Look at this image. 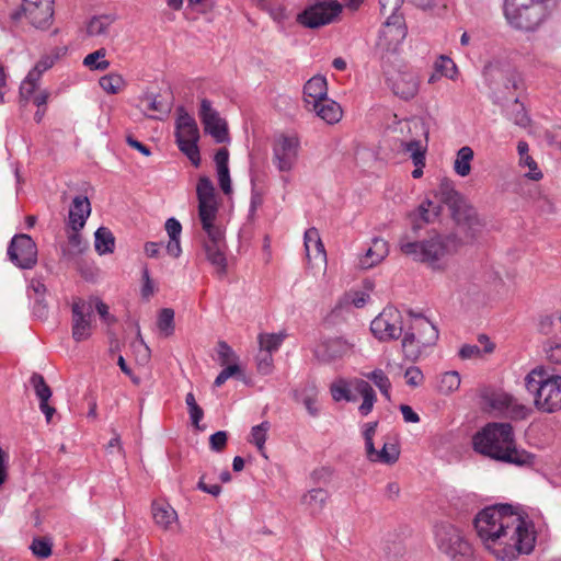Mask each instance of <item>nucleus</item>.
I'll return each instance as SVG.
<instances>
[{
	"instance_id": "nucleus-52",
	"label": "nucleus",
	"mask_w": 561,
	"mask_h": 561,
	"mask_svg": "<svg viewBox=\"0 0 561 561\" xmlns=\"http://www.w3.org/2000/svg\"><path fill=\"white\" fill-rule=\"evenodd\" d=\"M36 76L37 72H28L26 78L21 83L20 95L25 101H30L35 95V91L39 81Z\"/></svg>"
},
{
	"instance_id": "nucleus-57",
	"label": "nucleus",
	"mask_w": 561,
	"mask_h": 561,
	"mask_svg": "<svg viewBox=\"0 0 561 561\" xmlns=\"http://www.w3.org/2000/svg\"><path fill=\"white\" fill-rule=\"evenodd\" d=\"M141 103L144 104L145 106V112L146 114L151 117V118H156V119H161L162 117L159 116V115H153V114H149L150 112H158L160 114H165V110L163 108V105L161 102H159L157 100V96L153 95V94H148L146 95Z\"/></svg>"
},
{
	"instance_id": "nucleus-12",
	"label": "nucleus",
	"mask_w": 561,
	"mask_h": 561,
	"mask_svg": "<svg viewBox=\"0 0 561 561\" xmlns=\"http://www.w3.org/2000/svg\"><path fill=\"white\" fill-rule=\"evenodd\" d=\"M272 161L282 173L293 171L300 153V139L297 135L280 134L275 137L272 146Z\"/></svg>"
},
{
	"instance_id": "nucleus-13",
	"label": "nucleus",
	"mask_w": 561,
	"mask_h": 561,
	"mask_svg": "<svg viewBox=\"0 0 561 561\" xmlns=\"http://www.w3.org/2000/svg\"><path fill=\"white\" fill-rule=\"evenodd\" d=\"M341 12L342 5L337 1H320L300 12L297 22L308 28H318L334 22Z\"/></svg>"
},
{
	"instance_id": "nucleus-14",
	"label": "nucleus",
	"mask_w": 561,
	"mask_h": 561,
	"mask_svg": "<svg viewBox=\"0 0 561 561\" xmlns=\"http://www.w3.org/2000/svg\"><path fill=\"white\" fill-rule=\"evenodd\" d=\"M22 12L11 14L13 20H19L21 14L36 28H46L51 24L54 16V0H22Z\"/></svg>"
},
{
	"instance_id": "nucleus-31",
	"label": "nucleus",
	"mask_w": 561,
	"mask_h": 561,
	"mask_svg": "<svg viewBox=\"0 0 561 561\" xmlns=\"http://www.w3.org/2000/svg\"><path fill=\"white\" fill-rule=\"evenodd\" d=\"M400 455L397 445L385 443L380 450L373 446V450H367L366 456L373 462L394 463Z\"/></svg>"
},
{
	"instance_id": "nucleus-5",
	"label": "nucleus",
	"mask_w": 561,
	"mask_h": 561,
	"mask_svg": "<svg viewBox=\"0 0 561 561\" xmlns=\"http://www.w3.org/2000/svg\"><path fill=\"white\" fill-rule=\"evenodd\" d=\"M527 393L533 397L534 407L542 413L561 411V375L538 365L524 378Z\"/></svg>"
},
{
	"instance_id": "nucleus-29",
	"label": "nucleus",
	"mask_w": 561,
	"mask_h": 561,
	"mask_svg": "<svg viewBox=\"0 0 561 561\" xmlns=\"http://www.w3.org/2000/svg\"><path fill=\"white\" fill-rule=\"evenodd\" d=\"M309 110L313 111L317 116L328 124H335L340 122L343 114L340 104L329 98L319 102L317 106H312Z\"/></svg>"
},
{
	"instance_id": "nucleus-44",
	"label": "nucleus",
	"mask_w": 561,
	"mask_h": 561,
	"mask_svg": "<svg viewBox=\"0 0 561 561\" xmlns=\"http://www.w3.org/2000/svg\"><path fill=\"white\" fill-rule=\"evenodd\" d=\"M106 50L100 48L88 54L83 59V65L92 70H105L110 67V61L105 59Z\"/></svg>"
},
{
	"instance_id": "nucleus-4",
	"label": "nucleus",
	"mask_w": 561,
	"mask_h": 561,
	"mask_svg": "<svg viewBox=\"0 0 561 561\" xmlns=\"http://www.w3.org/2000/svg\"><path fill=\"white\" fill-rule=\"evenodd\" d=\"M461 245L455 234H434L422 241H410L408 236L399 240L400 251L419 263L425 264L434 272H445L450 265V257Z\"/></svg>"
},
{
	"instance_id": "nucleus-50",
	"label": "nucleus",
	"mask_w": 561,
	"mask_h": 561,
	"mask_svg": "<svg viewBox=\"0 0 561 561\" xmlns=\"http://www.w3.org/2000/svg\"><path fill=\"white\" fill-rule=\"evenodd\" d=\"M185 403L187 405L191 422L194 427L199 428V422L204 417L203 409L197 404L196 399L192 392H188L185 397Z\"/></svg>"
},
{
	"instance_id": "nucleus-51",
	"label": "nucleus",
	"mask_w": 561,
	"mask_h": 561,
	"mask_svg": "<svg viewBox=\"0 0 561 561\" xmlns=\"http://www.w3.org/2000/svg\"><path fill=\"white\" fill-rule=\"evenodd\" d=\"M30 548L34 556L46 559L51 554L53 541L46 537L34 538Z\"/></svg>"
},
{
	"instance_id": "nucleus-18",
	"label": "nucleus",
	"mask_w": 561,
	"mask_h": 561,
	"mask_svg": "<svg viewBox=\"0 0 561 561\" xmlns=\"http://www.w3.org/2000/svg\"><path fill=\"white\" fill-rule=\"evenodd\" d=\"M407 36L401 15H389L380 30L377 45L386 51H396Z\"/></svg>"
},
{
	"instance_id": "nucleus-22",
	"label": "nucleus",
	"mask_w": 561,
	"mask_h": 561,
	"mask_svg": "<svg viewBox=\"0 0 561 561\" xmlns=\"http://www.w3.org/2000/svg\"><path fill=\"white\" fill-rule=\"evenodd\" d=\"M389 81L393 93L403 100L413 99L419 92L420 81L417 76L413 72H398L393 78L389 79Z\"/></svg>"
},
{
	"instance_id": "nucleus-6",
	"label": "nucleus",
	"mask_w": 561,
	"mask_h": 561,
	"mask_svg": "<svg viewBox=\"0 0 561 561\" xmlns=\"http://www.w3.org/2000/svg\"><path fill=\"white\" fill-rule=\"evenodd\" d=\"M437 196L442 203L447 205L457 226L466 230L467 237L474 238L482 227V222L474 207L455 188L451 180L440 181Z\"/></svg>"
},
{
	"instance_id": "nucleus-30",
	"label": "nucleus",
	"mask_w": 561,
	"mask_h": 561,
	"mask_svg": "<svg viewBox=\"0 0 561 561\" xmlns=\"http://www.w3.org/2000/svg\"><path fill=\"white\" fill-rule=\"evenodd\" d=\"M152 515L156 524L163 529H171L178 520L175 510L168 503L154 502L152 504Z\"/></svg>"
},
{
	"instance_id": "nucleus-8",
	"label": "nucleus",
	"mask_w": 561,
	"mask_h": 561,
	"mask_svg": "<svg viewBox=\"0 0 561 561\" xmlns=\"http://www.w3.org/2000/svg\"><path fill=\"white\" fill-rule=\"evenodd\" d=\"M352 390L363 398L358 412L362 416H367L373 411L377 397L373 387L366 380L359 378L351 380L337 378L330 386V393L335 402L356 401V396L353 394Z\"/></svg>"
},
{
	"instance_id": "nucleus-11",
	"label": "nucleus",
	"mask_w": 561,
	"mask_h": 561,
	"mask_svg": "<svg viewBox=\"0 0 561 561\" xmlns=\"http://www.w3.org/2000/svg\"><path fill=\"white\" fill-rule=\"evenodd\" d=\"M409 320L392 306L383 310L371 321L370 331L381 342H389L403 337Z\"/></svg>"
},
{
	"instance_id": "nucleus-7",
	"label": "nucleus",
	"mask_w": 561,
	"mask_h": 561,
	"mask_svg": "<svg viewBox=\"0 0 561 561\" xmlns=\"http://www.w3.org/2000/svg\"><path fill=\"white\" fill-rule=\"evenodd\" d=\"M408 327L404 331L401 347L404 357L417 360L427 347L435 345L438 340L437 328L425 317L409 314Z\"/></svg>"
},
{
	"instance_id": "nucleus-37",
	"label": "nucleus",
	"mask_w": 561,
	"mask_h": 561,
	"mask_svg": "<svg viewBox=\"0 0 561 561\" xmlns=\"http://www.w3.org/2000/svg\"><path fill=\"white\" fill-rule=\"evenodd\" d=\"M157 328L163 337L173 335L175 330L174 324V310L171 308H163L160 310L157 319Z\"/></svg>"
},
{
	"instance_id": "nucleus-45",
	"label": "nucleus",
	"mask_w": 561,
	"mask_h": 561,
	"mask_svg": "<svg viewBox=\"0 0 561 561\" xmlns=\"http://www.w3.org/2000/svg\"><path fill=\"white\" fill-rule=\"evenodd\" d=\"M366 377L375 383L387 400H390L391 382L381 369H375L367 374Z\"/></svg>"
},
{
	"instance_id": "nucleus-54",
	"label": "nucleus",
	"mask_w": 561,
	"mask_h": 561,
	"mask_svg": "<svg viewBox=\"0 0 561 561\" xmlns=\"http://www.w3.org/2000/svg\"><path fill=\"white\" fill-rule=\"evenodd\" d=\"M518 165L520 168L528 169V172H526L524 174L525 178L533 180V181H539L542 179V172L540 171L537 162L533 159V157L530 154L519 158Z\"/></svg>"
},
{
	"instance_id": "nucleus-62",
	"label": "nucleus",
	"mask_w": 561,
	"mask_h": 561,
	"mask_svg": "<svg viewBox=\"0 0 561 561\" xmlns=\"http://www.w3.org/2000/svg\"><path fill=\"white\" fill-rule=\"evenodd\" d=\"M55 60L56 57L45 55L36 62L34 68L30 72H37L36 78L39 80L42 75L54 66Z\"/></svg>"
},
{
	"instance_id": "nucleus-19",
	"label": "nucleus",
	"mask_w": 561,
	"mask_h": 561,
	"mask_svg": "<svg viewBox=\"0 0 561 561\" xmlns=\"http://www.w3.org/2000/svg\"><path fill=\"white\" fill-rule=\"evenodd\" d=\"M507 22L515 28L535 30L543 19V7L539 1L531 4H519L515 14H504Z\"/></svg>"
},
{
	"instance_id": "nucleus-58",
	"label": "nucleus",
	"mask_w": 561,
	"mask_h": 561,
	"mask_svg": "<svg viewBox=\"0 0 561 561\" xmlns=\"http://www.w3.org/2000/svg\"><path fill=\"white\" fill-rule=\"evenodd\" d=\"M369 300V294L363 290H353L344 296V302L355 308H363Z\"/></svg>"
},
{
	"instance_id": "nucleus-43",
	"label": "nucleus",
	"mask_w": 561,
	"mask_h": 561,
	"mask_svg": "<svg viewBox=\"0 0 561 561\" xmlns=\"http://www.w3.org/2000/svg\"><path fill=\"white\" fill-rule=\"evenodd\" d=\"M508 118L517 126L527 127L530 123V118L522 103L518 100H514L507 110Z\"/></svg>"
},
{
	"instance_id": "nucleus-61",
	"label": "nucleus",
	"mask_w": 561,
	"mask_h": 561,
	"mask_svg": "<svg viewBox=\"0 0 561 561\" xmlns=\"http://www.w3.org/2000/svg\"><path fill=\"white\" fill-rule=\"evenodd\" d=\"M378 422H368L363 425V436L365 439V450H373L374 436L376 434Z\"/></svg>"
},
{
	"instance_id": "nucleus-35",
	"label": "nucleus",
	"mask_w": 561,
	"mask_h": 561,
	"mask_svg": "<svg viewBox=\"0 0 561 561\" xmlns=\"http://www.w3.org/2000/svg\"><path fill=\"white\" fill-rule=\"evenodd\" d=\"M479 342L483 345V350L479 345L466 344L459 350V356L462 359H470L481 356L482 353H491L494 350V344L488 336L481 335Z\"/></svg>"
},
{
	"instance_id": "nucleus-38",
	"label": "nucleus",
	"mask_w": 561,
	"mask_h": 561,
	"mask_svg": "<svg viewBox=\"0 0 561 561\" xmlns=\"http://www.w3.org/2000/svg\"><path fill=\"white\" fill-rule=\"evenodd\" d=\"M100 87L107 94H117L126 87V81L122 75L117 72H111L100 78Z\"/></svg>"
},
{
	"instance_id": "nucleus-59",
	"label": "nucleus",
	"mask_w": 561,
	"mask_h": 561,
	"mask_svg": "<svg viewBox=\"0 0 561 561\" xmlns=\"http://www.w3.org/2000/svg\"><path fill=\"white\" fill-rule=\"evenodd\" d=\"M405 382L410 387H419L424 381L422 370L416 366L407 368L404 373Z\"/></svg>"
},
{
	"instance_id": "nucleus-40",
	"label": "nucleus",
	"mask_w": 561,
	"mask_h": 561,
	"mask_svg": "<svg viewBox=\"0 0 561 561\" xmlns=\"http://www.w3.org/2000/svg\"><path fill=\"white\" fill-rule=\"evenodd\" d=\"M440 214V206L431 199L422 202L415 213V216L425 224L434 222Z\"/></svg>"
},
{
	"instance_id": "nucleus-15",
	"label": "nucleus",
	"mask_w": 561,
	"mask_h": 561,
	"mask_svg": "<svg viewBox=\"0 0 561 561\" xmlns=\"http://www.w3.org/2000/svg\"><path fill=\"white\" fill-rule=\"evenodd\" d=\"M8 256L18 267L32 268L37 262L36 244L30 236L18 234L8 247Z\"/></svg>"
},
{
	"instance_id": "nucleus-49",
	"label": "nucleus",
	"mask_w": 561,
	"mask_h": 561,
	"mask_svg": "<svg viewBox=\"0 0 561 561\" xmlns=\"http://www.w3.org/2000/svg\"><path fill=\"white\" fill-rule=\"evenodd\" d=\"M485 284L497 287L503 284L500 272L492 264H484L479 271V276Z\"/></svg>"
},
{
	"instance_id": "nucleus-36",
	"label": "nucleus",
	"mask_w": 561,
	"mask_h": 561,
	"mask_svg": "<svg viewBox=\"0 0 561 561\" xmlns=\"http://www.w3.org/2000/svg\"><path fill=\"white\" fill-rule=\"evenodd\" d=\"M483 400L491 410L505 415L507 407L512 402V394L502 391L490 392L483 396Z\"/></svg>"
},
{
	"instance_id": "nucleus-24",
	"label": "nucleus",
	"mask_w": 561,
	"mask_h": 561,
	"mask_svg": "<svg viewBox=\"0 0 561 561\" xmlns=\"http://www.w3.org/2000/svg\"><path fill=\"white\" fill-rule=\"evenodd\" d=\"M328 98V82L325 77L316 75L304 87V101L309 110Z\"/></svg>"
},
{
	"instance_id": "nucleus-26",
	"label": "nucleus",
	"mask_w": 561,
	"mask_h": 561,
	"mask_svg": "<svg viewBox=\"0 0 561 561\" xmlns=\"http://www.w3.org/2000/svg\"><path fill=\"white\" fill-rule=\"evenodd\" d=\"M329 499L330 493L328 490L313 488L302 494L300 503L311 515H318L323 511Z\"/></svg>"
},
{
	"instance_id": "nucleus-2",
	"label": "nucleus",
	"mask_w": 561,
	"mask_h": 561,
	"mask_svg": "<svg viewBox=\"0 0 561 561\" xmlns=\"http://www.w3.org/2000/svg\"><path fill=\"white\" fill-rule=\"evenodd\" d=\"M198 201V218L207 238L203 242V251L208 263L219 276L227 273V244L222 228L217 225L218 202L215 187L208 176H201L196 185Z\"/></svg>"
},
{
	"instance_id": "nucleus-28",
	"label": "nucleus",
	"mask_w": 561,
	"mask_h": 561,
	"mask_svg": "<svg viewBox=\"0 0 561 561\" xmlns=\"http://www.w3.org/2000/svg\"><path fill=\"white\" fill-rule=\"evenodd\" d=\"M306 255L309 261L312 259L327 263V253L321 241L320 233L316 228H309L304 236Z\"/></svg>"
},
{
	"instance_id": "nucleus-32",
	"label": "nucleus",
	"mask_w": 561,
	"mask_h": 561,
	"mask_svg": "<svg viewBox=\"0 0 561 561\" xmlns=\"http://www.w3.org/2000/svg\"><path fill=\"white\" fill-rule=\"evenodd\" d=\"M474 152L469 146L461 147L454 161V171L457 175L465 178L471 172V162L473 160Z\"/></svg>"
},
{
	"instance_id": "nucleus-20",
	"label": "nucleus",
	"mask_w": 561,
	"mask_h": 561,
	"mask_svg": "<svg viewBox=\"0 0 561 561\" xmlns=\"http://www.w3.org/2000/svg\"><path fill=\"white\" fill-rule=\"evenodd\" d=\"M354 344L343 337L321 341L314 348L316 357L322 363H333L353 353Z\"/></svg>"
},
{
	"instance_id": "nucleus-9",
	"label": "nucleus",
	"mask_w": 561,
	"mask_h": 561,
	"mask_svg": "<svg viewBox=\"0 0 561 561\" xmlns=\"http://www.w3.org/2000/svg\"><path fill=\"white\" fill-rule=\"evenodd\" d=\"M435 539L439 551L453 561H469L471 559V545L459 527L442 523L436 526Z\"/></svg>"
},
{
	"instance_id": "nucleus-53",
	"label": "nucleus",
	"mask_w": 561,
	"mask_h": 561,
	"mask_svg": "<svg viewBox=\"0 0 561 561\" xmlns=\"http://www.w3.org/2000/svg\"><path fill=\"white\" fill-rule=\"evenodd\" d=\"M111 25V20L107 16L93 18L88 26L87 32L91 36H100L106 34Z\"/></svg>"
},
{
	"instance_id": "nucleus-16",
	"label": "nucleus",
	"mask_w": 561,
	"mask_h": 561,
	"mask_svg": "<svg viewBox=\"0 0 561 561\" xmlns=\"http://www.w3.org/2000/svg\"><path fill=\"white\" fill-rule=\"evenodd\" d=\"M71 334L76 342L88 340L92 335V304L76 299L71 305Z\"/></svg>"
},
{
	"instance_id": "nucleus-21",
	"label": "nucleus",
	"mask_w": 561,
	"mask_h": 561,
	"mask_svg": "<svg viewBox=\"0 0 561 561\" xmlns=\"http://www.w3.org/2000/svg\"><path fill=\"white\" fill-rule=\"evenodd\" d=\"M410 131H414L415 135L423 137L421 139H411L402 141L401 147L404 152L409 153L413 164H422V160H425V152L428 138V128L423 121L413 119L408 123Z\"/></svg>"
},
{
	"instance_id": "nucleus-25",
	"label": "nucleus",
	"mask_w": 561,
	"mask_h": 561,
	"mask_svg": "<svg viewBox=\"0 0 561 561\" xmlns=\"http://www.w3.org/2000/svg\"><path fill=\"white\" fill-rule=\"evenodd\" d=\"M388 243L381 238H374L371 245L367 249L366 253L359 259V266L368 270L379 264L388 255Z\"/></svg>"
},
{
	"instance_id": "nucleus-41",
	"label": "nucleus",
	"mask_w": 561,
	"mask_h": 561,
	"mask_svg": "<svg viewBox=\"0 0 561 561\" xmlns=\"http://www.w3.org/2000/svg\"><path fill=\"white\" fill-rule=\"evenodd\" d=\"M434 68L437 73H439L440 76H444L450 80H456L458 78L459 69H458L457 65L455 64V61L448 56L440 55L436 59V61L434 64Z\"/></svg>"
},
{
	"instance_id": "nucleus-55",
	"label": "nucleus",
	"mask_w": 561,
	"mask_h": 561,
	"mask_svg": "<svg viewBox=\"0 0 561 561\" xmlns=\"http://www.w3.org/2000/svg\"><path fill=\"white\" fill-rule=\"evenodd\" d=\"M256 369L261 375H270L274 368L273 354L257 351L255 356Z\"/></svg>"
},
{
	"instance_id": "nucleus-34",
	"label": "nucleus",
	"mask_w": 561,
	"mask_h": 561,
	"mask_svg": "<svg viewBox=\"0 0 561 561\" xmlns=\"http://www.w3.org/2000/svg\"><path fill=\"white\" fill-rule=\"evenodd\" d=\"M286 334L279 333H260L257 336L259 350L262 352L274 354L282 346Z\"/></svg>"
},
{
	"instance_id": "nucleus-33",
	"label": "nucleus",
	"mask_w": 561,
	"mask_h": 561,
	"mask_svg": "<svg viewBox=\"0 0 561 561\" xmlns=\"http://www.w3.org/2000/svg\"><path fill=\"white\" fill-rule=\"evenodd\" d=\"M94 248L100 255L113 253L115 238L106 227H100L94 233Z\"/></svg>"
},
{
	"instance_id": "nucleus-60",
	"label": "nucleus",
	"mask_w": 561,
	"mask_h": 561,
	"mask_svg": "<svg viewBox=\"0 0 561 561\" xmlns=\"http://www.w3.org/2000/svg\"><path fill=\"white\" fill-rule=\"evenodd\" d=\"M142 276V286H141V296L145 299H149L154 293L153 280L150 277V273L147 266L142 267L141 272Z\"/></svg>"
},
{
	"instance_id": "nucleus-48",
	"label": "nucleus",
	"mask_w": 561,
	"mask_h": 561,
	"mask_svg": "<svg viewBox=\"0 0 561 561\" xmlns=\"http://www.w3.org/2000/svg\"><path fill=\"white\" fill-rule=\"evenodd\" d=\"M270 430L268 422H262L259 425H255L251 428V439L250 442L256 446L259 451L263 454L264 445L266 442L267 432Z\"/></svg>"
},
{
	"instance_id": "nucleus-56",
	"label": "nucleus",
	"mask_w": 561,
	"mask_h": 561,
	"mask_svg": "<svg viewBox=\"0 0 561 561\" xmlns=\"http://www.w3.org/2000/svg\"><path fill=\"white\" fill-rule=\"evenodd\" d=\"M85 302L92 304V310L95 309L99 313L100 318L106 323V324H113L116 322V319L114 316H112L108 311V306L104 304L101 299L96 297H91L90 299L85 300Z\"/></svg>"
},
{
	"instance_id": "nucleus-27",
	"label": "nucleus",
	"mask_w": 561,
	"mask_h": 561,
	"mask_svg": "<svg viewBox=\"0 0 561 561\" xmlns=\"http://www.w3.org/2000/svg\"><path fill=\"white\" fill-rule=\"evenodd\" d=\"M215 163L217 170V180L219 187L226 195L232 193V185L229 172V152L226 148H220L215 154Z\"/></svg>"
},
{
	"instance_id": "nucleus-23",
	"label": "nucleus",
	"mask_w": 561,
	"mask_h": 561,
	"mask_svg": "<svg viewBox=\"0 0 561 561\" xmlns=\"http://www.w3.org/2000/svg\"><path fill=\"white\" fill-rule=\"evenodd\" d=\"M91 214V204L87 196L77 195L70 205L68 226L71 230H81Z\"/></svg>"
},
{
	"instance_id": "nucleus-39",
	"label": "nucleus",
	"mask_w": 561,
	"mask_h": 561,
	"mask_svg": "<svg viewBox=\"0 0 561 561\" xmlns=\"http://www.w3.org/2000/svg\"><path fill=\"white\" fill-rule=\"evenodd\" d=\"M461 379L456 370H450L442 374L437 381V389L443 394H449L458 390Z\"/></svg>"
},
{
	"instance_id": "nucleus-1",
	"label": "nucleus",
	"mask_w": 561,
	"mask_h": 561,
	"mask_svg": "<svg viewBox=\"0 0 561 561\" xmlns=\"http://www.w3.org/2000/svg\"><path fill=\"white\" fill-rule=\"evenodd\" d=\"M474 529L484 548L501 561H513L533 551L536 535L530 522L514 512L511 505L500 504L480 511Z\"/></svg>"
},
{
	"instance_id": "nucleus-63",
	"label": "nucleus",
	"mask_w": 561,
	"mask_h": 561,
	"mask_svg": "<svg viewBox=\"0 0 561 561\" xmlns=\"http://www.w3.org/2000/svg\"><path fill=\"white\" fill-rule=\"evenodd\" d=\"M240 373V368L237 364H232L224 368L214 381L215 387L222 386L230 377Z\"/></svg>"
},
{
	"instance_id": "nucleus-10",
	"label": "nucleus",
	"mask_w": 561,
	"mask_h": 561,
	"mask_svg": "<svg viewBox=\"0 0 561 561\" xmlns=\"http://www.w3.org/2000/svg\"><path fill=\"white\" fill-rule=\"evenodd\" d=\"M175 140L180 151L185 154L194 167H199L198 148L199 130L195 118L183 107L178 108L175 119Z\"/></svg>"
},
{
	"instance_id": "nucleus-47",
	"label": "nucleus",
	"mask_w": 561,
	"mask_h": 561,
	"mask_svg": "<svg viewBox=\"0 0 561 561\" xmlns=\"http://www.w3.org/2000/svg\"><path fill=\"white\" fill-rule=\"evenodd\" d=\"M531 412L533 409L530 407L519 402L517 398L512 396V402L507 407L505 416H508L513 420H524L528 417Z\"/></svg>"
},
{
	"instance_id": "nucleus-46",
	"label": "nucleus",
	"mask_w": 561,
	"mask_h": 561,
	"mask_svg": "<svg viewBox=\"0 0 561 561\" xmlns=\"http://www.w3.org/2000/svg\"><path fill=\"white\" fill-rule=\"evenodd\" d=\"M30 382L35 391L36 397L39 402H47L51 397V390L49 386L45 382L44 377L39 374H33L31 376Z\"/></svg>"
},
{
	"instance_id": "nucleus-64",
	"label": "nucleus",
	"mask_w": 561,
	"mask_h": 561,
	"mask_svg": "<svg viewBox=\"0 0 561 561\" xmlns=\"http://www.w3.org/2000/svg\"><path fill=\"white\" fill-rule=\"evenodd\" d=\"M228 435L225 431H218L210 435L209 445L211 450L221 451L227 444Z\"/></svg>"
},
{
	"instance_id": "nucleus-17",
	"label": "nucleus",
	"mask_w": 561,
	"mask_h": 561,
	"mask_svg": "<svg viewBox=\"0 0 561 561\" xmlns=\"http://www.w3.org/2000/svg\"><path fill=\"white\" fill-rule=\"evenodd\" d=\"M198 115L204 125L205 133L209 134L216 142L222 144L229 141L227 123L213 107V104L208 99L201 100Z\"/></svg>"
},
{
	"instance_id": "nucleus-3",
	"label": "nucleus",
	"mask_w": 561,
	"mask_h": 561,
	"mask_svg": "<svg viewBox=\"0 0 561 561\" xmlns=\"http://www.w3.org/2000/svg\"><path fill=\"white\" fill-rule=\"evenodd\" d=\"M473 449L497 461L517 466L533 463V456L516 447L513 427L508 423H489L472 437Z\"/></svg>"
},
{
	"instance_id": "nucleus-42",
	"label": "nucleus",
	"mask_w": 561,
	"mask_h": 561,
	"mask_svg": "<svg viewBox=\"0 0 561 561\" xmlns=\"http://www.w3.org/2000/svg\"><path fill=\"white\" fill-rule=\"evenodd\" d=\"M301 402L304 403L306 410L311 416H318L319 407H318V389L314 383H308L301 393Z\"/></svg>"
}]
</instances>
